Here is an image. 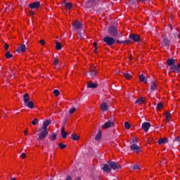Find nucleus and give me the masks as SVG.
<instances>
[{"label":"nucleus","mask_w":180,"mask_h":180,"mask_svg":"<svg viewBox=\"0 0 180 180\" xmlns=\"http://www.w3.org/2000/svg\"><path fill=\"white\" fill-rule=\"evenodd\" d=\"M65 6L66 9H70V8H72V4L70 3H65Z\"/></svg>","instance_id":"58836bf2"},{"label":"nucleus","mask_w":180,"mask_h":180,"mask_svg":"<svg viewBox=\"0 0 180 180\" xmlns=\"http://www.w3.org/2000/svg\"><path fill=\"white\" fill-rule=\"evenodd\" d=\"M72 140H74V141H77L79 140V136H77V134H72L71 135Z\"/></svg>","instance_id":"cd10ccee"},{"label":"nucleus","mask_w":180,"mask_h":180,"mask_svg":"<svg viewBox=\"0 0 180 180\" xmlns=\"http://www.w3.org/2000/svg\"><path fill=\"white\" fill-rule=\"evenodd\" d=\"M120 37H123V35H122V34L118 36V39H120Z\"/></svg>","instance_id":"6e6d98bb"},{"label":"nucleus","mask_w":180,"mask_h":180,"mask_svg":"<svg viewBox=\"0 0 180 180\" xmlns=\"http://www.w3.org/2000/svg\"><path fill=\"white\" fill-rule=\"evenodd\" d=\"M108 163L112 169H120L122 168L119 162L109 160Z\"/></svg>","instance_id":"39448f33"},{"label":"nucleus","mask_w":180,"mask_h":180,"mask_svg":"<svg viewBox=\"0 0 180 180\" xmlns=\"http://www.w3.org/2000/svg\"><path fill=\"white\" fill-rule=\"evenodd\" d=\"M124 127L127 130H129V129H130L131 127V126L130 125V123H129V122H125Z\"/></svg>","instance_id":"f704fd0d"},{"label":"nucleus","mask_w":180,"mask_h":180,"mask_svg":"<svg viewBox=\"0 0 180 180\" xmlns=\"http://www.w3.org/2000/svg\"><path fill=\"white\" fill-rule=\"evenodd\" d=\"M135 103H138V105H141V103H144V97H140L138 98Z\"/></svg>","instance_id":"bb28decb"},{"label":"nucleus","mask_w":180,"mask_h":180,"mask_svg":"<svg viewBox=\"0 0 180 180\" xmlns=\"http://www.w3.org/2000/svg\"><path fill=\"white\" fill-rule=\"evenodd\" d=\"M49 137H51V140L52 141H54V140H56V139H57V134H51L50 135H49Z\"/></svg>","instance_id":"72a5a7b5"},{"label":"nucleus","mask_w":180,"mask_h":180,"mask_svg":"<svg viewBox=\"0 0 180 180\" xmlns=\"http://www.w3.org/2000/svg\"><path fill=\"white\" fill-rule=\"evenodd\" d=\"M53 64H54V65H58V64H59L58 58H53Z\"/></svg>","instance_id":"79ce46f5"},{"label":"nucleus","mask_w":180,"mask_h":180,"mask_svg":"<svg viewBox=\"0 0 180 180\" xmlns=\"http://www.w3.org/2000/svg\"><path fill=\"white\" fill-rule=\"evenodd\" d=\"M131 141H132V143H137V139L133 138V139H131Z\"/></svg>","instance_id":"3c124183"},{"label":"nucleus","mask_w":180,"mask_h":180,"mask_svg":"<svg viewBox=\"0 0 180 180\" xmlns=\"http://www.w3.org/2000/svg\"><path fill=\"white\" fill-rule=\"evenodd\" d=\"M141 127L144 131H148L150 127H151V124L150 122H145L142 124Z\"/></svg>","instance_id":"f8f14e48"},{"label":"nucleus","mask_w":180,"mask_h":180,"mask_svg":"<svg viewBox=\"0 0 180 180\" xmlns=\"http://www.w3.org/2000/svg\"><path fill=\"white\" fill-rule=\"evenodd\" d=\"M158 88V87L157 86V84H155V82L152 81L150 82V91H151V92H154V91H157Z\"/></svg>","instance_id":"aec40b11"},{"label":"nucleus","mask_w":180,"mask_h":180,"mask_svg":"<svg viewBox=\"0 0 180 180\" xmlns=\"http://www.w3.org/2000/svg\"><path fill=\"white\" fill-rule=\"evenodd\" d=\"M116 43H117L118 44H130V43H131V41H130V39H127L125 41H120L116 39Z\"/></svg>","instance_id":"4be33fe9"},{"label":"nucleus","mask_w":180,"mask_h":180,"mask_svg":"<svg viewBox=\"0 0 180 180\" xmlns=\"http://www.w3.org/2000/svg\"><path fill=\"white\" fill-rule=\"evenodd\" d=\"M77 33L79 34V36L80 37V39H84V37H85V33L84 32V31H81V30H78Z\"/></svg>","instance_id":"7c9ffc66"},{"label":"nucleus","mask_w":180,"mask_h":180,"mask_svg":"<svg viewBox=\"0 0 180 180\" xmlns=\"http://www.w3.org/2000/svg\"><path fill=\"white\" fill-rule=\"evenodd\" d=\"M37 123H39V120L37 118L34 119L32 122V124H33V126H36Z\"/></svg>","instance_id":"ea45409f"},{"label":"nucleus","mask_w":180,"mask_h":180,"mask_svg":"<svg viewBox=\"0 0 180 180\" xmlns=\"http://www.w3.org/2000/svg\"><path fill=\"white\" fill-rule=\"evenodd\" d=\"M165 116L166 117V122H167V123H168V122H169V120L171 119V112H167L165 114Z\"/></svg>","instance_id":"c756f323"},{"label":"nucleus","mask_w":180,"mask_h":180,"mask_svg":"<svg viewBox=\"0 0 180 180\" xmlns=\"http://www.w3.org/2000/svg\"><path fill=\"white\" fill-rule=\"evenodd\" d=\"M96 74H98V72L93 70L90 71L89 75L91 78H95V77H96Z\"/></svg>","instance_id":"c85d7f7f"},{"label":"nucleus","mask_w":180,"mask_h":180,"mask_svg":"<svg viewBox=\"0 0 180 180\" xmlns=\"http://www.w3.org/2000/svg\"><path fill=\"white\" fill-rule=\"evenodd\" d=\"M53 94L55 96H58L60 95V91H58V89H55L53 90Z\"/></svg>","instance_id":"37998d69"},{"label":"nucleus","mask_w":180,"mask_h":180,"mask_svg":"<svg viewBox=\"0 0 180 180\" xmlns=\"http://www.w3.org/2000/svg\"><path fill=\"white\" fill-rule=\"evenodd\" d=\"M72 26H73V29H75V30H81V29H82V23H81V22L77 20L75 21L72 23Z\"/></svg>","instance_id":"6e6552de"},{"label":"nucleus","mask_w":180,"mask_h":180,"mask_svg":"<svg viewBox=\"0 0 180 180\" xmlns=\"http://www.w3.org/2000/svg\"><path fill=\"white\" fill-rule=\"evenodd\" d=\"M113 126H115V122L112 120H109L101 125V129H110V127H113Z\"/></svg>","instance_id":"423d86ee"},{"label":"nucleus","mask_w":180,"mask_h":180,"mask_svg":"<svg viewBox=\"0 0 180 180\" xmlns=\"http://www.w3.org/2000/svg\"><path fill=\"white\" fill-rule=\"evenodd\" d=\"M24 99V105L29 108L30 109H34V103L30 101V96H29V94L26 93L23 96Z\"/></svg>","instance_id":"f257e3e1"},{"label":"nucleus","mask_w":180,"mask_h":180,"mask_svg":"<svg viewBox=\"0 0 180 180\" xmlns=\"http://www.w3.org/2000/svg\"><path fill=\"white\" fill-rule=\"evenodd\" d=\"M129 60H131V56H129Z\"/></svg>","instance_id":"052dcab7"},{"label":"nucleus","mask_w":180,"mask_h":180,"mask_svg":"<svg viewBox=\"0 0 180 180\" xmlns=\"http://www.w3.org/2000/svg\"><path fill=\"white\" fill-rule=\"evenodd\" d=\"M98 83H94L92 81L87 82V88H90L91 89H95L98 88Z\"/></svg>","instance_id":"4468645a"},{"label":"nucleus","mask_w":180,"mask_h":180,"mask_svg":"<svg viewBox=\"0 0 180 180\" xmlns=\"http://www.w3.org/2000/svg\"><path fill=\"white\" fill-rule=\"evenodd\" d=\"M8 49H9V44H5V45H4V50L8 51Z\"/></svg>","instance_id":"49530a36"},{"label":"nucleus","mask_w":180,"mask_h":180,"mask_svg":"<svg viewBox=\"0 0 180 180\" xmlns=\"http://www.w3.org/2000/svg\"><path fill=\"white\" fill-rule=\"evenodd\" d=\"M124 77H125L127 79H130V78H131V75L129 73H124Z\"/></svg>","instance_id":"a19ab883"},{"label":"nucleus","mask_w":180,"mask_h":180,"mask_svg":"<svg viewBox=\"0 0 180 180\" xmlns=\"http://www.w3.org/2000/svg\"><path fill=\"white\" fill-rule=\"evenodd\" d=\"M108 34L111 36V37H116L117 34H119V32L117 31V28L115 26H111L108 28Z\"/></svg>","instance_id":"20e7f679"},{"label":"nucleus","mask_w":180,"mask_h":180,"mask_svg":"<svg viewBox=\"0 0 180 180\" xmlns=\"http://www.w3.org/2000/svg\"><path fill=\"white\" fill-rule=\"evenodd\" d=\"M98 49H96V48H95V50H94V53H96H96H98V51H96Z\"/></svg>","instance_id":"13d9d810"},{"label":"nucleus","mask_w":180,"mask_h":180,"mask_svg":"<svg viewBox=\"0 0 180 180\" xmlns=\"http://www.w3.org/2000/svg\"><path fill=\"white\" fill-rule=\"evenodd\" d=\"M171 44V41L169 39H168V38L167 37H164L162 41V45L166 46L167 47H169Z\"/></svg>","instance_id":"ddd939ff"},{"label":"nucleus","mask_w":180,"mask_h":180,"mask_svg":"<svg viewBox=\"0 0 180 180\" xmlns=\"http://www.w3.org/2000/svg\"><path fill=\"white\" fill-rule=\"evenodd\" d=\"M17 53H25L26 51V45H20L16 50Z\"/></svg>","instance_id":"a211bd4d"},{"label":"nucleus","mask_w":180,"mask_h":180,"mask_svg":"<svg viewBox=\"0 0 180 180\" xmlns=\"http://www.w3.org/2000/svg\"><path fill=\"white\" fill-rule=\"evenodd\" d=\"M75 110H77V108H71V109L70 110L69 113H70V115H72V113H74V112H75Z\"/></svg>","instance_id":"a18cd8bd"},{"label":"nucleus","mask_w":180,"mask_h":180,"mask_svg":"<svg viewBox=\"0 0 180 180\" xmlns=\"http://www.w3.org/2000/svg\"><path fill=\"white\" fill-rule=\"evenodd\" d=\"M129 38H131V39L133 40V41H134L135 43H139V41H141L140 35L137 34H131L129 35Z\"/></svg>","instance_id":"0eeeda50"},{"label":"nucleus","mask_w":180,"mask_h":180,"mask_svg":"<svg viewBox=\"0 0 180 180\" xmlns=\"http://www.w3.org/2000/svg\"><path fill=\"white\" fill-rule=\"evenodd\" d=\"M133 169H140V165H134L132 166Z\"/></svg>","instance_id":"c03bdc74"},{"label":"nucleus","mask_w":180,"mask_h":180,"mask_svg":"<svg viewBox=\"0 0 180 180\" xmlns=\"http://www.w3.org/2000/svg\"><path fill=\"white\" fill-rule=\"evenodd\" d=\"M167 65H169V67H173V65H175V59L174 58H168L167 59V61H166Z\"/></svg>","instance_id":"6ab92c4d"},{"label":"nucleus","mask_w":180,"mask_h":180,"mask_svg":"<svg viewBox=\"0 0 180 180\" xmlns=\"http://www.w3.org/2000/svg\"><path fill=\"white\" fill-rule=\"evenodd\" d=\"M71 176H68L66 179V180H72Z\"/></svg>","instance_id":"864d4df0"},{"label":"nucleus","mask_w":180,"mask_h":180,"mask_svg":"<svg viewBox=\"0 0 180 180\" xmlns=\"http://www.w3.org/2000/svg\"><path fill=\"white\" fill-rule=\"evenodd\" d=\"M59 148H61L62 150H64V148H67V145L64 144L63 143H60L58 144Z\"/></svg>","instance_id":"c9c22d12"},{"label":"nucleus","mask_w":180,"mask_h":180,"mask_svg":"<svg viewBox=\"0 0 180 180\" xmlns=\"http://www.w3.org/2000/svg\"><path fill=\"white\" fill-rule=\"evenodd\" d=\"M102 139V130L99 129L98 134L96 136L95 140L99 141Z\"/></svg>","instance_id":"a878e982"},{"label":"nucleus","mask_w":180,"mask_h":180,"mask_svg":"<svg viewBox=\"0 0 180 180\" xmlns=\"http://www.w3.org/2000/svg\"><path fill=\"white\" fill-rule=\"evenodd\" d=\"M170 70L172 72L178 74L180 72V64L174 65L170 68Z\"/></svg>","instance_id":"9d476101"},{"label":"nucleus","mask_w":180,"mask_h":180,"mask_svg":"<svg viewBox=\"0 0 180 180\" xmlns=\"http://www.w3.org/2000/svg\"><path fill=\"white\" fill-rule=\"evenodd\" d=\"M68 132L65 131V127L63 126L60 129V136L63 139H67L68 136Z\"/></svg>","instance_id":"dca6fc26"},{"label":"nucleus","mask_w":180,"mask_h":180,"mask_svg":"<svg viewBox=\"0 0 180 180\" xmlns=\"http://www.w3.org/2000/svg\"><path fill=\"white\" fill-rule=\"evenodd\" d=\"M102 169L103 171H104L105 172H107L108 174V172H110V171H112L110 166L108 164H105Z\"/></svg>","instance_id":"412c9836"},{"label":"nucleus","mask_w":180,"mask_h":180,"mask_svg":"<svg viewBox=\"0 0 180 180\" xmlns=\"http://www.w3.org/2000/svg\"><path fill=\"white\" fill-rule=\"evenodd\" d=\"M101 110H103V112H106L108 110L109 107H108V104H106V103H103L101 105Z\"/></svg>","instance_id":"5701e85b"},{"label":"nucleus","mask_w":180,"mask_h":180,"mask_svg":"<svg viewBox=\"0 0 180 180\" xmlns=\"http://www.w3.org/2000/svg\"><path fill=\"white\" fill-rule=\"evenodd\" d=\"M169 28L173 31V34L175 39H178L179 37V32H178L177 28H174L172 25H169Z\"/></svg>","instance_id":"9b49d317"},{"label":"nucleus","mask_w":180,"mask_h":180,"mask_svg":"<svg viewBox=\"0 0 180 180\" xmlns=\"http://www.w3.org/2000/svg\"><path fill=\"white\" fill-rule=\"evenodd\" d=\"M29 7L31 9H37V8H40V1H34L32 4H30Z\"/></svg>","instance_id":"2eb2a0df"},{"label":"nucleus","mask_w":180,"mask_h":180,"mask_svg":"<svg viewBox=\"0 0 180 180\" xmlns=\"http://www.w3.org/2000/svg\"><path fill=\"white\" fill-rule=\"evenodd\" d=\"M24 134H25V136H27V134H28V131H27V129H26L25 131H24Z\"/></svg>","instance_id":"603ef678"},{"label":"nucleus","mask_w":180,"mask_h":180,"mask_svg":"<svg viewBox=\"0 0 180 180\" xmlns=\"http://www.w3.org/2000/svg\"><path fill=\"white\" fill-rule=\"evenodd\" d=\"M5 57L6 58H12V57H13V54H11V52L8 51L5 54Z\"/></svg>","instance_id":"2f4dec72"},{"label":"nucleus","mask_w":180,"mask_h":180,"mask_svg":"<svg viewBox=\"0 0 180 180\" xmlns=\"http://www.w3.org/2000/svg\"><path fill=\"white\" fill-rule=\"evenodd\" d=\"M163 107H164V105L162 104V103H159L157 105L156 109H157L158 110H160V109H162Z\"/></svg>","instance_id":"4c0bfd02"},{"label":"nucleus","mask_w":180,"mask_h":180,"mask_svg":"<svg viewBox=\"0 0 180 180\" xmlns=\"http://www.w3.org/2000/svg\"><path fill=\"white\" fill-rule=\"evenodd\" d=\"M103 41L107 44V46H113L116 43V39L112 37L106 36L103 38Z\"/></svg>","instance_id":"7ed1b4c3"},{"label":"nucleus","mask_w":180,"mask_h":180,"mask_svg":"<svg viewBox=\"0 0 180 180\" xmlns=\"http://www.w3.org/2000/svg\"><path fill=\"white\" fill-rule=\"evenodd\" d=\"M93 46L96 49V50H98V46H98V43L94 42Z\"/></svg>","instance_id":"09e8293b"},{"label":"nucleus","mask_w":180,"mask_h":180,"mask_svg":"<svg viewBox=\"0 0 180 180\" xmlns=\"http://www.w3.org/2000/svg\"><path fill=\"white\" fill-rule=\"evenodd\" d=\"M174 143L176 144L177 146H179V144H180V137L179 136H177L174 139Z\"/></svg>","instance_id":"473e14b6"},{"label":"nucleus","mask_w":180,"mask_h":180,"mask_svg":"<svg viewBox=\"0 0 180 180\" xmlns=\"http://www.w3.org/2000/svg\"><path fill=\"white\" fill-rule=\"evenodd\" d=\"M30 15H33V11H31V12H30Z\"/></svg>","instance_id":"bf43d9fd"},{"label":"nucleus","mask_w":180,"mask_h":180,"mask_svg":"<svg viewBox=\"0 0 180 180\" xmlns=\"http://www.w3.org/2000/svg\"><path fill=\"white\" fill-rule=\"evenodd\" d=\"M130 148L131 151H134V153H141V148H140V146H137V144L136 143L131 145Z\"/></svg>","instance_id":"1a4fd4ad"},{"label":"nucleus","mask_w":180,"mask_h":180,"mask_svg":"<svg viewBox=\"0 0 180 180\" xmlns=\"http://www.w3.org/2000/svg\"><path fill=\"white\" fill-rule=\"evenodd\" d=\"M56 47L57 50H61V49H63V46H61V44L60 42L56 43Z\"/></svg>","instance_id":"e433bc0d"},{"label":"nucleus","mask_w":180,"mask_h":180,"mask_svg":"<svg viewBox=\"0 0 180 180\" xmlns=\"http://www.w3.org/2000/svg\"><path fill=\"white\" fill-rule=\"evenodd\" d=\"M38 131H40L38 138L40 141L44 140L46 137H47V136L49 135V131L47 129L40 128L38 129Z\"/></svg>","instance_id":"f03ea898"},{"label":"nucleus","mask_w":180,"mask_h":180,"mask_svg":"<svg viewBox=\"0 0 180 180\" xmlns=\"http://www.w3.org/2000/svg\"><path fill=\"white\" fill-rule=\"evenodd\" d=\"M129 4H134V0H129Z\"/></svg>","instance_id":"5fc2aeb1"},{"label":"nucleus","mask_w":180,"mask_h":180,"mask_svg":"<svg viewBox=\"0 0 180 180\" xmlns=\"http://www.w3.org/2000/svg\"><path fill=\"white\" fill-rule=\"evenodd\" d=\"M139 81H141V82H144V84H147V77L146 76H144V75L141 74L139 76Z\"/></svg>","instance_id":"b1692460"},{"label":"nucleus","mask_w":180,"mask_h":180,"mask_svg":"<svg viewBox=\"0 0 180 180\" xmlns=\"http://www.w3.org/2000/svg\"><path fill=\"white\" fill-rule=\"evenodd\" d=\"M39 43L41 44V46H44V44H46V42L44 41V39H41V40L39 41Z\"/></svg>","instance_id":"de8ad7c7"},{"label":"nucleus","mask_w":180,"mask_h":180,"mask_svg":"<svg viewBox=\"0 0 180 180\" xmlns=\"http://www.w3.org/2000/svg\"><path fill=\"white\" fill-rule=\"evenodd\" d=\"M51 124V120H46L43 122V126L41 127V129L47 130V127L49 126Z\"/></svg>","instance_id":"f3484780"},{"label":"nucleus","mask_w":180,"mask_h":180,"mask_svg":"<svg viewBox=\"0 0 180 180\" xmlns=\"http://www.w3.org/2000/svg\"><path fill=\"white\" fill-rule=\"evenodd\" d=\"M20 157H21V158H26V153H22L20 155Z\"/></svg>","instance_id":"8fccbe9b"},{"label":"nucleus","mask_w":180,"mask_h":180,"mask_svg":"<svg viewBox=\"0 0 180 180\" xmlns=\"http://www.w3.org/2000/svg\"><path fill=\"white\" fill-rule=\"evenodd\" d=\"M77 180H82L81 176H78V177L77 178Z\"/></svg>","instance_id":"4d7b16f0"},{"label":"nucleus","mask_w":180,"mask_h":180,"mask_svg":"<svg viewBox=\"0 0 180 180\" xmlns=\"http://www.w3.org/2000/svg\"><path fill=\"white\" fill-rule=\"evenodd\" d=\"M158 144H167V143H168V139L167 138H162L158 140Z\"/></svg>","instance_id":"393cba45"}]
</instances>
